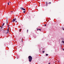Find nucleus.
<instances>
[{"instance_id": "1", "label": "nucleus", "mask_w": 64, "mask_h": 64, "mask_svg": "<svg viewBox=\"0 0 64 64\" xmlns=\"http://www.w3.org/2000/svg\"><path fill=\"white\" fill-rule=\"evenodd\" d=\"M28 58L29 59V61L30 62H31L32 60V57L31 56H28Z\"/></svg>"}, {"instance_id": "2", "label": "nucleus", "mask_w": 64, "mask_h": 64, "mask_svg": "<svg viewBox=\"0 0 64 64\" xmlns=\"http://www.w3.org/2000/svg\"><path fill=\"white\" fill-rule=\"evenodd\" d=\"M3 28V26L1 27V26H0V31H2V28Z\"/></svg>"}, {"instance_id": "3", "label": "nucleus", "mask_w": 64, "mask_h": 64, "mask_svg": "<svg viewBox=\"0 0 64 64\" xmlns=\"http://www.w3.org/2000/svg\"><path fill=\"white\" fill-rule=\"evenodd\" d=\"M16 18H15L13 20H12V22H15V21H16Z\"/></svg>"}, {"instance_id": "4", "label": "nucleus", "mask_w": 64, "mask_h": 64, "mask_svg": "<svg viewBox=\"0 0 64 64\" xmlns=\"http://www.w3.org/2000/svg\"><path fill=\"white\" fill-rule=\"evenodd\" d=\"M20 9H21L22 10H24V11L26 10L24 8H21Z\"/></svg>"}, {"instance_id": "5", "label": "nucleus", "mask_w": 64, "mask_h": 64, "mask_svg": "<svg viewBox=\"0 0 64 64\" xmlns=\"http://www.w3.org/2000/svg\"><path fill=\"white\" fill-rule=\"evenodd\" d=\"M7 31V32H9V28L8 29Z\"/></svg>"}, {"instance_id": "6", "label": "nucleus", "mask_w": 64, "mask_h": 64, "mask_svg": "<svg viewBox=\"0 0 64 64\" xmlns=\"http://www.w3.org/2000/svg\"><path fill=\"white\" fill-rule=\"evenodd\" d=\"M6 24H7V23H8V20H6Z\"/></svg>"}, {"instance_id": "7", "label": "nucleus", "mask_w": 64, "mask_h": 64, "mask_svg": "<svg viewBox=\"0 0 64 64\" xmlns=\"http://www.w3.org/2000/svg\"><path fill=\"white\" fill-rule=\"evenodd\" d=\"M21 29H20L19 32H21Z\"/></svg>"}, {"instance_id": "8", "label": "nucleus", "mask_w": 64, "mask_h": 64, "mask_svg": "<svg viewBox=\"0 0 64 64\" xmlns=\"http://www.w3.org/2000/svg\"><path fill=\"white\" fill-rule=\"evenodd\" d=\"M4 23H3L2 25V26H4Z\"/></svg>"}, {"instance_id": "9", "label": "nucleus", "mask_w": 64, "mask_h": 64, "mask_svg": "<svg viewBox=\"0 0 64 64\" xmlns=\"http://www.w3.org/2000/svg\"><path fill=\"white\" fill-rule=\"evenodd\" d=\"M62 43H64V41H62Z\"/></svg>"}, {"instance_id": "10", "label": "nucleus", "mask_w": 64, "mask_h": 64, "mask_svg": "<svg viewBox=\"0 0 64 64\" xmlns=\"http://www.w3.org/2000/svg\"><path fill=\"white\" fill-rule=\"evenodd\" d=\"M46 6H47V2H46Z\"/></svg>"}, {"instance_id": "11", "label": "nucleus", "mask_w": 64, "mask_h": 64, "mask_svg": "<svg viewBox=\"0 0 64 64\" xmlns=\"http://www.w3.org/2000/svg\"><path fill=\"white\" fill-rule=\"evenodd\" d=\"M39 29L38 28L37 29V31H38V30H39Z\"/></svg>"}, {"instance_id": "12", "label": "nucleus", "mask_w": 64, "mask_h": 64, "mask_svg": "<svg viewBox=\"0 0 64 64\" xmlns=\"http://www.w3.org/2000/svg\"><path fill=\"white\" fill-rule=\"evenodd\" d=\"M39 31H41V29H39Z\"/></svg>"}, {"instance_id": "13", "label": "nucleus", "mask_w": 64, "mask_h": 64, "mask_svg": "<svg viewBox=\"0 0 64 64\" xmlns=\"http://www.w3.org/2000/svg\"><path fill=\"white\" fill-rule=\"evenodd\" d=\"M51 3L50 2L48 3V4H51Z\"/></svg>"}, {"instance_id": "14", "label": "nucleus", "mask_w": 64, "mask_h": 64, "mask_svg": "<svg viewBox=\"0 0 64 64\" xmlns=\"http://www.w3.org/2000/svg\"><path fill=\"white\" fill-rule=\"evenodd\" d=\"M48 54H46V56H48Z\"/></svg>"}, {"instance_id": "15", "label": "nucleus", "mask_w": 64, "mask_h": 64, "mask_svg": "<svg viewBox=\"0 0 64 64\" xmlns=\"http://www.w3.org/2000/svg\"><path fill=\"white\" fill-rule=\"evenodd\" d=\"M42 53H44V51H43Z\"/></svg>"}, {"instance_id": "16", "label": "nucleus", "mask_w": 64, "mask_h": 64, "mask_svg": "<svg viewBox=\"0 0 64 64\" xmlns=\"http://www.w3.org/2000/svg\"><path fill=\"white\" fill-rule=\"evenodd\" d=\"M44 26H46V24H45L44 25Z\"/></svg>"}, {"instance_id": "17", "label": "nucleus", "mask_w": 64, "mask_h": 64, "mask_svg": "<svg viewBox=\"0 0 64 64\" xmlns=\"http://www.w3.org/2000/svg\"><path fill=\"white\" fill-rule=\"evenodd\" d=\"M24 13H25V11H24L23 12Z\"/></svg>"}, {"instance_id": "18", "label": "nucleus", "mask_w": 64, "mask_h": 64, "mask_svg": "<svg viewBox=\"0 0 64 64\" xmlns=\"http://www.w3.org/2000/svg\"><path fill=\"white\" fill-rule=\"evenodd\" d=\"M8 5H9V2H8Z\"/></svg>"}, {"instance_id": "19", "label": "nucleus", "mask_w": 64, "mask_h": 64, "mask_svg": "<svg viewBox=\"0 0 64 64\" xmlns=\"http://www.w3.org/2000/svg\"><path fill=\"white\" fill-rule=\"evenodd\" d=\"M27 32H28V30H27Z\"/></svg>"}, {"instance_id": "20", "label": "nucleus", "mask_w": 64, "mask_h": 64, "mask_svg": "<svg viewBox=\"0 0 64 64\" xmlns=\"http://www.w3.org/2000/svg\"><path fill=\"white\" fill-rule=\"evenodd\" d=\"M22 42H23V39H22Z\"/></svg>"}, {"instance_id": "21", "label": "nucleus", "mask_w": 64, "mask_h": 64, "mask_svg": "<svg viewBox=\"0 0 64 64\" xmlns=\"http://www.w3.org/2000/svg\"><path fill=\"white\" fill-rule=\"evenodd\" d=\"M8 33V32H7L6 33V34H7Z\"/></svg>"}, {"instance_id": "22", "label": "nucleus", "mask_w": 64, "mask_h": 64, "mask_svg": "<svg viewBox=\"0 0 64 64\" xmlns=\"http://www.w3.org/2000/svg\"><path fill=\"white\" fill-rule=\"evenodd\" d=\"M62 30H64V28H63L62 29Z\"/></svg>"}, {"instance_id": "23", "label": "nucleus", "mask_w": 64, "mask_h": 64, "mask_svg": "<svg viewBox=\"0 0 64 64\" xmlns=\"http://www.w3.org/2000/svg\"><path fill=\"white\" fill-rule=\"evenodd\" d=\"M13 12V11H11V12Z\"/></svg>"}, {"instance_id": "24", "label": "nucleus", "mask_w": 64, "mask_h": 64, "mask_svg": "<svg viewBox=\"0 0 64 64\" xmlns=\"http://www.w3.org/2000/svg\"><path fill=\"white\" fill-rule=\"evenodd\" d=\"M63 50H64V49H63Z\"/></svg>"}, {"instance_id": "25", "label": "nucleus", "mask_w": 64, "mask_h": 64, "mask_svg": "<svg viewBox=\"0 0 64 64\" xmlns=\"http://www.w3.org/2000/svg\"><path fill=\"white\" fill-rule=\"evenodd\" d=\"M48 64H50V63H49Z\"/></svg>"}, {"instance_id": "26", "label": "nucleus", "mask_w": 64, "mask_h": 64, "mask_svg": "<svg viewBox=\"0 0 64 64\" xmlns=\"http://www.w3.org/2000/svg\"><path fill=\"white\" fill-rule=\"evenodd\" d=\"M17 22V21H16V22Z\"/></svg>"}, {"instance_id": "27", "label": "nucleus", "mask_w": 64, "mask_h": 64, "mask_svg": "<svg viewBox=\"0 0 64 64\" xmlns=\"http://www.w3.org/2000/svg\"><path fill=\"white\" fill-rule=\"evenodd\" d=\"M9 3H10V2H9Z\"/></svg>"}]
</instances>
